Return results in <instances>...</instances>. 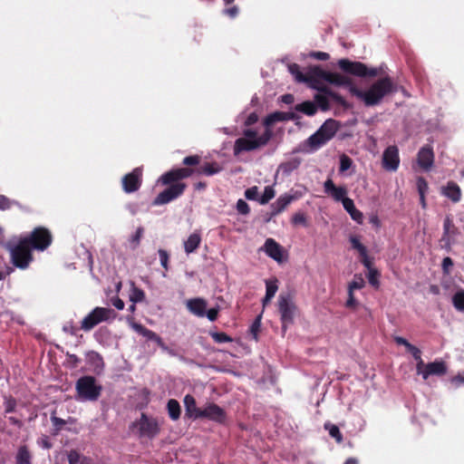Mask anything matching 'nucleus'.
Here are the masks:
<instances>
[{"label":"nucleus","instance_id":"6","mask_svg":"<svg viewBox=\"0 0 464 464\" xmlns=\"http://www.w3.org/2000/svg\"><path fill=\"white\" fill-rule=\"evenodd\" d=\"M76 392L78 401H97L102 392V386L96 382L94 377L83 376L76 382Z\"/></svg>","mask_w":464,"mask_h":464},{"label":"nucleus","instance_id":"46","mask_svg":"<svg viewBox=\"0 0 464 464\" xmlns=\"http://www.w3.org/2000/svg\"><path fill=\"white\" fill-rule=\"evenodd\" d=\"M4 405L5 409V412L9 413L14 411L16 406V401L15 399L10 397V396H5L4 397Z\"/></svg>","mask_w":464,"mask_h":464},{"label":"nucleus","instance_id":"19","mask_svg":"<svg viewBox=\"0 0 464 464\" xmlns=\"http://www.w3.org/2000/svg\"><path fill=\"white\" fill-rule=\"evenodd\" d=\"M324 191L336 201H342L349 198L346 197L347 189L344 187H336L331 179H328L324 184Z\"/></svg>","mask_w":464,"mask_h":464},{"label":"nucleus","instance_id":"14","mask_svg":"<svg viewBox=\"0 0 464 464\" xmlns=\"http://www.w3.org/2000/svg\"><path fill=\"white\" fill-rule=\"evenodd\" d=\"M260 250L264 251L269 257L277 263H282L285 260V250L283 246L273 238H267Z\"/></svg>","mask_w":464,"mask_h":464},{"label":"nucleus","instance_id":"48","mask_svg":"<svg viewBox=\"0 0 464 464\" xmlns=\"http://www.w3.org/2000/svg\"><path fill=\"white\" fill-rule=\"evenodd\" d=\"M245 197L249 200H258V188L251 187L245 191Z\"/></svg>","mask_w":464,"mask_h":464},{"label":"nucleus","instance_id":"59","mask_svg":"<svg viewBox=\"0 0 464 464\" xmlns=\"http://www.w3.org/2000/svg\"><path fill=\"white\" fill-rule=\"evenodd\" d=\"M311 56L318 59V60H322V61H325L329 58V54L327 53H324V52H315V53H313L311 54Z\"/></svg>","mask_w":464,"mask_h":464},{"label":"nucleus","instance_id":"29","mask_svg":"<svg viewBox=\"0 0 464 464\" xmlns=\"http://www.w3.org/2000/svg\"><path fill=\"white\" fill-rule=\"evenodd\" d=\"M201 242V236L198 232H193L189 235V237L184 241V249L185 252L189 255L196 251V249L199 246Z\"/></svg>","mask_w":464,"mask_h":464},{"label":"nucleus","instance_id":"27","mask_svg":"<svg viewBox=\"0 0 464 464\" xmlns=\"http://www.w3.org/2000/svg\"><path fill=\"white\" fill-rule=\"evenodd\" d=\"M343 208L349 213L352 219L357 222L358 224H362L363 221L362 213L355 208L353 200L352 198H346L343 200Z\"/></svg>","mask_w":464,"mask_h":464},{"label":"nucleus","instance_id":"43","mask_svg":"<svg viewBox=\"0 0 464 464\" xmlns=\"http://www.w3.org/2000/svg\"><path fill=\"white\" fill-rule=\"evenodd\" d=\"M353 166V160L345 154L340 156V172L348 170Z\"/></svg>","mask_w":464,"mask_h":464},{"label":"nucleus","instance_id":"47","mask_svg":"<svg viewBox=\"0 0 464 464\" xmlns=\"http://www.w3.org/2000/svg\"><path fill=\"white\" fill-rule=\"evenodd\" d=\"M368 280H369V283L373 285V286H378L379 285V281H378V276H379V273L376 269L374 268H370V270H368Z\"/></svg>","mask_w":464,"mask_h":464},{"label":"nucleus","instance_id":"63","mask_svg":"<svg viewBox=\"0 0 464 464\" xmlns=\"http://www.w3.org/2000/svg\"><path fill=\"white\" fill-rule=\"evenodd\" d=\"M38 443L43 448H45V449H50L52 447V444H51V442L49 441V439L46 436L41 438L40 440L38 441Z\"/></svg>","mask_w":464,"mask_h":464},{"label":"nucleus","instance_id":"37","mask_svg":"<svg viewBox=\"0 0 464 464\" xmlns=\"http://www.w3.org/2000/svg\"><path fill=\"white\" fill-rule=\"evenodd\" d=\"M89 361L93 364L94 371L99 372L103 368V361L102 358L97 353H91L88 355Z\"/></svg>","mask_w":464,"mask_h":464},{"label":"nucleus","instance_id":"55","mask_svg":"<svg viewBox=\"0 0 464 464\" xmlns=\"http://www.w3.org/2000/svg\"><path fill=\"white\" fill-rule=\"evenodd\" d=\"M260 325H261V316H258L251 326V332L254 334L256 339V334H257V332L259 331Z\"/></svg>","mask_w":464,"mask_h":464},{"label":"nucleus","instance_id":"28","mask_svg":"<svg viewBox=\"0 0 464 464\" xmlns=\"http://www.w3.org/2000/svg\"><path fill=\"white\" fill-rule=\"evenodd\" d=\"M66 456L69 464H94L90 457L81 454L76 450L67 451Z\"/></svg>","mask_w":464,"mask_h":464},{"label":"nucleus","instance_id":"41","mask_svg":"<svg viewBox=\"0 0 464 464\" xmlns=\"http://www.w3.org/2000/svg\"><path fill=\"white\" fill-rule=\"evenodd\" d=\"M221 168L218 163H208L202 167L201 172L206 175H213L219 172Z\"/></svg>","mask_w":464,"mask_h":464},{"label":"nucleus","instance_id":"20","mask_svg":"<svg viewBox=\"0 0 464 464\" xmlns=\"http://www.w3.org/2000/svg\"><path fill=\"white\" fill-rule=\"evenodd\" d=\"M417 160L421 169L429 170L432 167L434 161L432 149L428 146L422 147L418 152Z\"/></svg>","mask_w":464,"mask_h":464},{"label":"nucleus","instance_id":"31","mask_svg":"<svg viewBox=\"0 0 464 464\" xmlns=\"http://www.w3.org/2000/svg\"><path fill=\"white\" fill-rule=\"evenodd\" d=\"M167 410L169 418L172 420H177L180 417V405L177 400L170 399L167 403Z\"/></svg>","mask_w":464,"mask_h":464},{"label":"nucleus","instance_id":"61","mask_svg":"<svg viewBox=\"0 0 464 464\" xmlns=\"http://www.w3.org/2000/svg\"><path fill=\"white\" fill-rule=\"evenodd\" d=\"M356 305V300L353 296V292H348V300L346 302L347 307H354Z\"/></svg>","mask_w":464,"mask_h":464},{"label":"nucleus","instance_id":"40","mask_svg":"<svg viewBox=\"0 0 464 464\" xmlns=\"http://www.w3.org/2000/svg\"><path fill=\"white\" fill-rule=\"evenodd\" d=\"M324 427L328 430L330 436L334 438L337 442H341L343 440L342 434L336 425L326 423Z\"/></svg>","mask_w":464,"mask_h":464},{"label":"nucleus","instance_id":"34","mask_svg":"<svg viewBox=\"0 0 464 464\" xmlns=\"http://www.w3.org/2000/svg\"><path fill=\"white\" fill-rule=\"evenodd\" d=\"M145 298V293L143 290L136 287L134 284H131V289L130 293V301L136 304L140 303Z\"/></svg>","mask_w":464,"mask_h":464},{"label":"nucleus","instance_id":"12","mask_svg":"<svg viewBox=\"0 0 464 464\" xmlns=\"http://www.w3.org/2000/svg\"><path fill=\"white\" fill-rule=\"evenodd\" d=\"M400 164L399 150L396 146H389L382 154V167L386 170L395 171Z\"/></svg>","mask_w":464,"mask_h":464},{"label":"nucleus","instance_id":"45","mask_svg":"<svg viewBox=\"0 0 464 464\" xmlns=\"http://www.w3.org/2000/svg\"><path fill=\"white\" fill-rule=\"evenodd\" d=\"M292 223L294 225H302L304 227L307 226L306 217L302 212H296L292 217Z\"/></svg>","mask_w":464,"mask_h":464},{"label":"nucleus","instance_id":"50","mask_svg":"<svg viewBox=\"0 0 464 464\" xmlns=\"http://www.w3.org/2000/svg\"><path fill=\"white\" fill-rule=\"evenodd\" d=\"M237 210L238 213L242 215H247L249 213L250 208L248 204L245 200L238 199L237 202Z\"/></svg>","mask_w":464,"mask_h":464},{"label":"nucleus","instance_id":"54","mask_svg":"<svg viewBox=\"0 0 464 464\" xmlns=\"http://www.w3.org/2000/svg\"><path fill=\"white\" fill-rule=\"evenodd\" d=\"M199 162L198 156H188L183 160V163L186 165H197Z\"/></svg>","mask_w":464,"mask_h":464},{"label":"nucleus","instance_id":"25","mask_svg":"<svg viewBox=\"0 0 464 464\" xmlns=\"http://www.w3.org/2000/svg\"><path fill=\"white\" fill-rule=\"evenodd\" d=\"M184 406L186 409V413L188 417L194 418V419L199 418L201 409L197 407L196 400L192 395L187 394L184 397Z\"/></svg>","mask_w":464,"mask_h":464},{"label":"nucleus","instance_id":"60","mask_svg":"<svg viewBox=\"0 0 464 464\" xmlns=\"http://www.w3.org/2000/svg\"><path fill=\"white\" fill-rule=\"evenodd\" d=\"M409 353H411V355L413 356V358L416 360V359H420V357L421 356V353L420 351L419 348H417L416 346L412 345L409 350H408Z\"/></svg>","mask_w":464,"mask_h":464},{"label":"nucleus","instance_id":"35","mask_svg":"<svg viewBox=\"0 0 464 464\" xmlns=\"http://www.w3.org/2000/svg\"><path fill=\"white\" fill-rule=\"evenodd\" d=\"M454 307L460 312H464V290H459L452 297Z\"/></svg>","mask_w":464,"mask_h":464},{"label":"nucleus","instance_id":"2","mask_svg":"<svg viewBox=\"0 0 464 464\" xmlns=\"http://www.w3.org/2000/svg\"><path fill=\"white\" fill-rule=\"evenodd\" d=\"M285 112H274L269 114L264 121L266 129L263 131L257 130L247 129L243 132V137L237 139L234 145V153L238 155L243 151H250L265 146L271 139L272 132L270 126L275 122L286 120Z\"/></svg>","mask_w":464,"mask_h":464},{"label":"nucleus","instance_id":"56","mask_svg":"<svg viewBox=\"0 0 464 464\" xmlns=\"http://www.w3.org/2000/svg\"><path fill=\"white\" fill-rule=\"evenodd\" d=\"M10 206H11L10 200L6 197L0 195V209H2V210L7 209L10 208Z\"/></svg>","mask_w":464,"mask_h":464},{"label":"nucleus","instance_id":"16","mask_svg":"<svg viewBox=\"0 0 464 464\" xmlns=\"http://www.w3.org/2000/svg\"><path fill=\"white\" fill-rule=\"evenodd\" d=\"M199 418H206L217 422H224L226 420V413L218 405L210 402L207 403L205 407L201 409Z\"/></svg>","mask_w":464,"mask_h":464},{"label":"nucleus","instance_id":"15","mask_svg":"<svg viewBox=\"0 0 464 464\" xmlns=\"http://www.w3.org/2000/svg\"><path fill=\"white\" fill-rule=\"evenodd\" d=\"M458 235V228L455 227L452 218L447 216L443 222V234L440 242L444 247H450L455 242V237Z\"/></svg>","mask_w":464,"mask_h":464},{"label":"nucleus","instance_id":"7","mask_svg":"<svg viewBox=\"0 0 464 464\" xmlns=\"http://www.w3.org/2000/svg\"><path fill=\"white\" fill-rule=\"evenodd\" d=\"M116 313L111 308L95 307L82 322V329L84 331L92 330L100 323L114 320Z\"/></svg>","mask_w":464,"mask_h":464},{"label":"nucleus","instance_id":"44","mask_svg":"<svg viewBox=\"0 0 464 464\" xmlns=\"http://www.w3.org/2000/svg\"><path fill=\"white\" fill-rule=\"evenodd\" d=\"M302 112L305 113L306 115L312 116L316 112V107L314 103L307 102H304L300 105L299 109Z\"/></svg>","mask_w":464,"mask_h":464},{"label":"nucleus","instance_id":"38","mask_svg":"<svg viewBox=\"0 0 464 464\" xmlns=\"http://www.w3.org/2000/svg\"><path fill=\"white\" fill-rule=\"evenodd\" d=\"M365 285L364 279L360 275H355L353 281L349 284L348 292L362 289Z\"/></svg>","mask_w":464,"mask_h":464},{"label":"nucleus","instance_id":"49","mask_svg":"<svg viewBox=\"0 0 464 464\" xmlns=\"http://www.w3.org/2000/svg\"><path fill=\"white\" fill-rule=\"evenodd\" d=\"M211 337L217 343H228L232 341V339L225 333H212Z\"/></svg>","mask_w":464,"mask_h":464},{"label":"nucleus","instance_id":"1","mask_svg":"<svg viewBox=\"0 0 464 464\" xmlns=\"http://www.w3.org/2000/svg\"><path fill=\"white\" fill-rule=\"evenodd\" d=\"M52 242L50 232L44 227L35 228L29 237L7 244L14 266L25 269L33 260L32 249L40 251L47 248Z\"/></svg>","mask_w":464,"mask_h":464},{"label":"nucleus","instance_id":"62","mask_svg":"<svg viewBox=\"0 0 464 464\" xmlns=\"http://www.w3.org/2000/svg\"><path fill=\"white\" fill-rule=\"evenodd\" d=\"M258 120V117L257 115L255 113V112H252L248 115L245 124L246 125H252L254 124L255 122H256Z\"/></svg>","mask_w":464,"mask_h":464},{"label":"nucleus","instance_id":"57","mask_svg":"<svg viewBox=\"0 0 464 464\" xmlns=\"http://www.w3.org/2000/svg\"><path fill=\"white\" fill-rule=\"evenodd\" d=\"M394 341L396 342L397 344L405 346L407 350H409L412 346V344L410 343L405 338L401 336H396L394 338Z\"/></svg>","mask_w":464,"mask_h":464},{"label":"nucleus","instance_id":"30","mask_svg":"<svg viewBox=\"0 0 464 464\" xmlns=\"http://www.w3.org/2000/svg\"><path fill=\"white\" fill-rule=\"evenodd\" d=\"M278 290L277 280L271 279L266 281V296L263 299V306L270 303Z\"/></svg>","mask_w":464,"mask_h":464},{"label":"nucleus","instance_id":"53","mask_svg":"<svg viewBox=\"0 0 464 464\" xmlns=\"http://www.w3.org/2000/svg\"><path fill=\"white\" fill-rule=\"evenodd\" d=\"M218 314V308H211L209 310H206V316L208 318L209 321L214 322Z\"/></svg>","mask_w":464,"mask_h":464},{"label":"nucleus","instance_id":"24","mask_svg":"<svg viewBox=\"0 0 464 464\" xmlns=\"http://www.w3.org/2000/svg\"><path fill=\"white\" fill-rule=\"evenodd\" d=\"M312 86L323 92V93H318L315 96V101L323 110H327L329 108V97L336 99V95L330 92H327L325 88L319 86L315 82L313 83Z\"/></svg>","mask_w":464,"mask_h":464},{"label":"nucleus","instance_id":"8","mask_svg":"<svg viewBox=\"0 0 464 464\" xmlns=\"http://www.w3.org/2000/svg\"><path fill=\"white\" fill-rule=\"evenodd\" d=\"M132 426L138 430L140 437L154 438L160 433V422L154 418L148 417L145 413H142Z\"/></svg>","mask_w":464,"mask_h":464},{"label":"nucleus","instance_id":"22","mask_svg":"<svg viewBox=\"0 0 464 464\" xmlns=\"http://www.w3.org/2000/svg\"><path fill=\"white\" fill-rule=\"evenodd\" d=\"M187 308L188 311L198 316L204 317L206 314L207 302L202 298H193L187 301Z\"/></svg>","mask_w":464,"mask_h":464},{"label":"nucleus","instance_id":"4","mask_svg":"<svg viewBox=\"0 0 464 464\" xmlns=\"http://www.w3.org/2000/svg\"><path fill=\"white\" fill-rule=\"evenodd\" d=\"M339 125L334 120H327L315 133L299 144L295 151L312 153L326 144L338 130Z\"/></svg>","mask_w":464,"mask_h":464},{"label":"nucleus","instance_id":"32","mask_svg":"<svg viewBox=\"0 0 464 464\" xmlns=\"http://www.w3.org/2000/svg\"><path fill=\"white\" fill-rule=\"evenodd\" d=\"M300 163L301 161L299 159H292L288 161L281 163L278 167V171H281L285 175H288L292 171L296 169L299 167Z\"/></svg>","mask_w":464,"mask_h":464},{"label":"nucleus","instance_id":"51","mask_svg":"<svg viewBox=\"0 0 464 464\" xmlns=\"http://www.w3.org/2000/svg\"><path fill=\"white\" fill-rule=\"evenodd\" d=\"M158 253L161 266L165 268V270H168V263L169 258L168 252L164 249H159Z\"/></svg>","mask_w":464,"mask_h":464},{"label":"nucleus","instance_id":"21","mask_svg":"<svg viewBox=\"0 0 464 464\" xmlns=\"http://www.w3.org/2000/svg\"><path fill=\"white\" fill-rule=\"evenodd\" d=\"M131 327L138 334H141L142 336L146 337L149 340L154 341L160 347V349H165L164 342L153 331L147 329L143 325L137 323H132Z\"/></svg>","mask_w":464,"mask_h":464},{"label":"nucleus","instance_id":"36","mask_svg":"<svg viewBox=\"0 0 464 464\" xmlns=\"http://www.w3.org/2000/svg\"><path fill=\"white\" fill-rule=\"evenodd\" d=\"M276 196V191L272 186H267L264 189L263 195L258 198L261 205L267 204Z\"/></svg>","mask_w":464,"mask_h":464},{"label":"nucleus","instance_id":"33","mask_svg":"<svg viewBox=\"0 0 464 464\" xmlns=\"http://www.w3.org/2000/svg\"><path fill=\"white\" fill-rule=\"evenodd\" d=\"M16 464H31V455L25 446L19 448L16 455Z\"/></svg>","mask_w":464,"mask_h":464},{"label":"nucleus","instance_id":"18","mask_svg":"<svg viewBox=\"0 0 464 464\" xmlns=\"http://www.w3.org/2000/svg\"><path fill=\"white\" fill-rule=\"evenodd\" d=\"M192 174V170L189 169H177L163 174L160 179L159 182L163 185H168L171 182L185 179Z\"/></svg>","mask_w":464,"mask_h":464},{"label":"nucleus","instance_id":"64","mask_svg":"<svg viewBox=\"0 0 464 464\" xmlns=\"http://www.w3.org/2000/svg\"><path fill=\"white\" fill-rule=\"evenodd\" d=\"M112 304L118 309L122 310L124 308V302L120 298H115L112 300Z\"/></svg>","mask_w":464,"mask_h":464},{"label":"nucleus","instance_id":"58","mask_svg":"<svg viewBox=\"0 0 464 464\" xmlns=\"http://www.w3.org/2000/svg\"><path fill=\"white\" fill-rule=\"evenodd\" d=\"M417 361V373L418 374H420L422 377H423V372H424V368H425V364L421 359V356L420 357V359H416Z\"/></svg>","mask_w":464,"mask_h":464},{"label":"nucleus","instance_id":"10","mask_svg":"<svg viewBox=\"0 0 464 464\" xmlns=\"http://www.w3.org/2000/svg\"><path fill=\"white\" fill-rule=\"evenodd\" d=\"M339 67L344 72H350L356 76H375L378 72L376 69H368L365 64L360 62H351L347 59H341L338 62Z\"/></svg>","mask_w":464,"mask_h":464},{"label":"nucleus","instance_id":"9","mask_svg":"<svg viewBox=\"0 0 464 464\" xmlns=\"http://www.w3.org/2000/svg\"><path fill=\"white\" fill-rule=\"evenodd\" d=\"M278 310L281 316L283 331H285L287 326L293 324L296 306L289 296L280 295L278 298Z\"/></svg>","mask_w":464,"mask_h":464},{"label":"nucleus","instance_id":"17","mask_svg":"<svg viewBox=\"0 0 464 464\" xmlns=\"http://www.w3.org/2000/svg\"><path fill=\"white\" fill-rule=\"evenodd\" d=\"M302 197V193L295 192L294 194L285 193L281 195L272 205H271V215L276 216L283 212L291 202L296 200Z\"/></svg>","mask_w":464,"mask_h":464},{"label":"nucleus","instance_id":"42","mask_svg":"<svg viewBox=\"0 0 464 464\" xmlns=\"http://www.w3.org/2000/svg\"><path fill=\"white\" fill-rule=\"evenodd\" d=\"M350 242L352 244V246L356 249L361 256H365V253L367 252L366 247L360 242L359 238L357 237H351Z\"/></svg>","mask_w":464,"mask_h":464},{"label":"nucleus","instance_id":"5","mask_svg":"<svg viewBox=\"0 0 464 464\" xmlns=\"http://www.w3.org/2000/svg\"><path fill=\"white\" fill-rule=\"evenodd\" d=\"M288 70L299 82H309L313 84L314 78H319L334 85H344L349 83L347 76L338 72L324 71L319 66L311 68L308 75H304L300 72L299 66L295 63L289 64Z\"/></svg>","mask_w":464,"mask_h":464},{"label":"nucleus","instance_id":"52","mask_svg":"<svg viewBox=\"0 0 464 464\" xmlns=\"http://www.w3.org/2000/svg\"><path fill=\"white\" fill-rule=\"evenodd\" d=\"M417 188L420 195H425L428 191V183L423 178H419L417 179Z\"/></svg>","mask_w":464,"mask_h":464},{"label":"nucleus","instance_id":"3","mask_svg":"<svg viewBox=\"0 0 464 464\" xmlns=\"http://www.w3.org/2000/svg\"><path fill=\"white\" fill-rule=\"evenodd\" d=\"M348 80L349 83L343 86H347L350 92L361 99L367 106H373L380 103L386 95L395 92V86L389 77L378 80L367 91L359 90L352 84L349 77Z\"/></svg>","mask_w":464,"mask_h":464},{"label":"nucleus","instance_id":"23","mask_svg":"<svg viewBox=\"0 0 464 464\" xmlns=\"http://www.w3.org/2000/svg\"><path fill=\"white\" fill-rule=\"evenodd\" d=\"M441 194L452 202L457 203L461 198L460 188L453 181L448 182V184L441 188Z\"/></svg>","mask_w":464,"mask_h":464},{"label":"nucleus","instance_id":"39","mask_svg":"<svg viewBox=\"0 0 464 464\" xmlns=\"http://www.w3.org/2000/svg\"><path fill=\"white\" fill-rule=\"evenodd\" d=\"M143 227H140L137 228L135 234L130 237V245L132 249H135L140 242V239L143 236Z\"/></svg>","mask_w":464,"mask_h":464},{"label":"nucleus","instance_id":"13","mask_svg":"<svg viewBox=\"0 0 464 464\" xmlns=\"http://www.w3.org/2000/svg\"><path fill=\"white\" fill-rule=\"evenodd\" d=\"M142 170L140 168L134 169L130 173L122 179V187L125 192L131 193L139 189L141 184Z\"/></svg>","mask_w":464,"mask_h":464},{"label":"nucleus","instance_id":"26","mask_svg":"<svg viewBox=\"0 0 464 464\" xmlns=\"http://www.w3.org/2000/svg\"><path fill=\"white\" fill-rule=\"evenodd\" d=\"M446 372V366L442 362H434L426 364L423 372V379L427 380L430 375H442Z\"/></svg>","mask_w":464,"mask_h":464},{"label":"nucleus","instance_id":"11","mask_svg":"<svg viewBox=\"0 0 464 464\" xmlns=\"http://www.w3.org/2000/svg\"><path fill=\"white\" fill-rule=\"evenodd\" d=\"M185 188L186 185L184 183H176L171 185L155 198L153 204L160 206L172 201L183 193Z\"/></svg>","mask_w":464,"mask_h":464}]
</instances>
